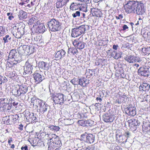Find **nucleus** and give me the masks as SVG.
<instances>
[{
  "mask_svg": "<svg viewBox=\"0 0 150 150\" xmlns=\"http://www.w3.org/2000/svg\"><path fill=\"white\" fill-rule=\"evenodd\" d=\"M46 136L48 137L50 143L48 147V150H58L61 145V143L59 137L55 134H47Z\"/></svg>",
  "mask_w": 150,
  "mask_h": 150,
  "instance_id": "nucleus-1",
  "label": "nucleus"
},
{
  "mask_svg": "<svg viewBox=\"0 0 150 150\" xmlns=\"http://www.w3.org/2000/svg\"><path fill=\"white\" fill-rule=\"evenodd\" d=\"M47 25L49 30L52 32L57 31L60 29V23L55 19H51L47 22Z\"/></svg>",
  "mask_w": 150,
  "mask_h": 150,
  "instance_id": "nucleus-2",
  "label": "nucleus"
},
{
  "mask_svg": "<svg viewBox=\"0 0 150 150\" xmlns=\"http://www.w3.org/2000/svg\"><path fill=\"white\" fill-rule=\"evenodd\" d=\"M34 101L35 102H34L33 105L35 104L37 106L40 112L44 113L47 111L48 106L43 100L38 99Z\"/></svg>",
  "mask_w": 150,
  "mask_h": 150,
  "instance_id": "nucleus-3",
  "label": "nucleus"
},
{
  "mask_svg": "<svg viewBox=\"0 0 150 150\" xmlns=\"http://www.w3.org/2000/svg\"><path fill=\"white\" fill-rule=\"evenodd\" d=\"M146 60L145 58H143L142 59L140 60L139 58L132 56V66L133 70L134 69H138L139 66V65H144L147 63V62H143V61Z\"/></svg>",
  "mask_w": 150,
  "mask_h": 150,
  "instance_id": "nucleus-4",
  "label": "nucleus"
},
{
  "mask_svg": "<svg viewBox=\"0 0 150 150\" xmlns=\"http://www.w3.org/2000/svg\"><path fill=\"white\" fill-rule=\"evenodd\" d=\"M86 25H82L72 29L71 35L72 37L75 38L84 33L86 31Z\"/></svg>",
  "mask_w": 150,
  "mask_h": 150,
  "instance_id": "nucleus-5",
  "label": "nucleus"
},
{
  "mask_svg": "<svg viewBox=\"0 0 150 150\" xmlns=\"http://www.w3.org/2000/svg\"><path fill=\"white\" fill-rule=\"evenodd\" d=\"M33 50V47L27 45H21L18 48L19 52L26 54L33 53L34 52Z\"/></svg>",
  "mask_w": 150,
  "mask_h": 150,
  "instance_id": "nucleus-6",
  "label": "nucleus"
},
{
  "mask_svg": "<svg viewBox=\"0 0 150 150\" xmlns=\"http://www.w3.org/2000/svg\"><path fill=\"white\" fill-rule=\"evenodd\" d=\"M139 75L144 76H148L150 75V67L146 66L140 67L138 70Z\"/></svg>",
  "mask_w": 150,
  "mask_h": 150,
  "instance_id": "nucleus-7",
  "label": "nucleus"
},
{
  "mask_svg": "<svg viewBox=\"0 0 150 150\" xmlns=\"http://www.w3.org/2000/svg\"><path fill=\"white\" fill-rule=\"evenodd\" d=\"M30 62V60L29 59L25 62L24 68V71L25 74H30L32 73L33 65L31 64Z\"/></svg>",
  "mask_w": 150,
  "mask_h": 150,
  "instance_id": "nucleus-8",
  "label": "nucleus"
},
{
  "mask_svg": "<svg viewBox=\"0 0 150 150\" xmlns=\"http://www.w3.org/2000/svg\"><path fill=\"white\" fill-rule=\"evenodd\" d=\"M79 7L81 10H83L84 11H87L86 7V5L83 6L82 4L75 3L74 2L71 3L70 6V9L71 10H75L77 8L76 7Z\"/></svg>",
  "mask_w": 150,
  "mask_h": 150,
  "instance_id": "nucleus-9",
  "label": "nucleus"
},
{
  "mask_svg": "<svg viewBox=\"0 0 150 150\" xmlns=\"http://www.w3.org/2000/svg\"><path fill=\"white\" fill-rule=\"evenodd\" d=\"M103 119L106 122H112L114 120V117L110 114L106 113L103 115Z\"/></svg>",
  "mask_w": 150,
  "mask_h": 150,
  "instance_id": "nucleus-10",
  "label": "nucleus"
},
{
  "mask_svg": "<svg viewBox=\"0 0 150 150\" xmlns=\"http://www.w3.org/2000/svg\"><path fill=\"white\" fill-rule=\"evenodd\" d=\"M18 49V50H12L9 53L8 58H9L13 59H17L18 56H19Z\"/></svg>",
  "mask_w": 150,
  "mask_h": 150,
  "instance_id": "nucleus-11",
  "label": "nucleus"
},
{
  "mask_svg": "<svg viewBox=\"0 0 150 150\" xmlns=\"http://www.w3.org/2000/svg\"><path fill=\"white\" fill-rule=\"evenodd\" d=\"M73 45L79 49H82L84 47L85 43L79 41V40H76L73 42Z\"/></svg>",
  "mask_w": 150,
  "mask_h": 150,
  "instance_id": "nucleus-12",
  "label": "nucleus"
},
{
  "mask_svg": "<svg viewBox=\"0 0 150 150\" xmlns=\"http://www.w3.org/2000/svg\"><path fill=\"white\" fill-rule=\"evenodd\" d=\"M33 75L35 80L38 83L42 81L45 79V77L43 76L38 72H35L33 74Z\"/></svg>",
  "mask_w": 150,
  "mask_h": 150,
  "instance_id": "nucleus-13",
  "label": "nucleus"
},
{
  "mask_svg": "<svg viewBox=\"0 0 150 150\" xmlns=\"http://www.w3.org/2000/svg\"><path fill=\"white\" fill-rule=\"evenodd\" d=\"M136 12L137 14L138 15H142L144 13V5L141 4H140L136 10H133V12L135 13Z\"/></svg>",
  "mask_w": 150,
  "mask_h": 150,
  "instance_id": "nucleus-14",
  "label": "nucleus"
},
{
  "mask_svg": "<svg viewBox=\"0 0 150 150\" xmlns=\"http://www.w3.org/2000/svg\"><path fill=\"white\" fill-rule=\"evenodd\" d=\"M91 12L93 16L100 17L102 15L101 12L100 10L96 8H92L91 9Z\"/></svg>",
  "mask_w": 150,
  "mask_h": 150,
  "instance_id": "nucleus-15",
  "label": "nucleus"
},
{
  "mask_svg": "<svg viewBox=\"0 0 150 150\" xmlns=\"http://www.w3.org/2000/svg\"><path fill=\"white\" fill-rule=\"evenodd\" d=\"M10 101V100L7 98H3L0 99V108L4 106L8 105Z\"/></svg>",
  "mask_w": 150,
  "mask_h": 150,
  "instance_id": "nucleus-16",
  "label": "nucleus"
},
{
  "mask_svg": "<svg viewBox=\"0 0 150 150\" xmlns=\"http://www.w3.org/2000/svg\"><path fill=\"white\" fill-rule=\"evenodd\" d=\"M59 120L65 125H71L74 123L73 120L71 119H59Z\"/></svg>",
  "mask_w": 150,
  "mask_h": 150,
  "instance_id": "nucleus-17",
  "label": "nucleus"
},
{
  "mask_svg": "<svg viewBox=\"0 0 150 150\" xmlns=\"http://www.w3.org/2000/svg\"><path fill=\"white\" fill-rule=\"evenodd\" d=\"M66 52L64 50L62 49L58 51L55 55V57L58 59H61L64 57L65 55Z\"/></svg>",
  "mask_w": 150,
  "mask_h": 150,
  "instance_id": "nucleus-18",
  "label": "nucleus"
},
{
  "mask_svg": "<svg viewBox=\"0 0 150 150\" xmlns=\"http://www.w3.org/2000/svg\"><path fill=\"white\" fill-rule=\"evenodd\" d=\"M125 10L126 13H131V1L129 0L127 4L124 6Z\"/></svg>",
  "mask_w": 150,
  "mask_h": 150,
  "instance_id": "nucleus-19",
  "label": "nucleus"
},
{
  "mask_svg": "<svg viewBox=\"0 0 150 150\" xmlns=\"http://www.w3.org/2000/svg\"><path fill=\"white\" fill-rule=\"evenodd\" d=\"M19 91L21 95H23L28 91V87L25 85H22L19 86Z\"/></svg>",
  "mask_w": 150,
  "mask_h": 150,
  "instance_id": "nucleus-20",
  "label": "nucleus"
},
{
  "mask_svg": "<svg viewBox=\"0 0 150 150\" xmlns=\"http://www.w3.org/2000/svg\"><path fill=\"white\" fill-rule=\"evenodd\" d=\"M18 16L20 20H23L27 18V14L25 12H24L22 10H21L19 11L18 14Z\"/></svg>",
  "mask_w": 150,
  "mask_h": 150,
  "instance_id": "nucleus-21",
  "label": "nucleus"
},
{
  "mask_svg": "<svg viewBox=\"0 0 150 150\" xmlns=\"http://www.w3.org/2000/svg\"><path fill=\"white\" fill-rule=\"evenodd\" d=\"M150 85L146 83H143L139 86V90L140 91H146L149 88Z\"/></svg>",
  "mask_w": 150,
  "mask_h": 150,
  "instance_id": "nucleus-22",
  "label": "nucleus"
},
{
  "mask_svg": "<svg viewBox=\"0 0 150 150\" xmlns=\"http://www.w3.org/2000/svg\"><path fill=\"white\" fill-rule=\"evenodd\" d=\"M20 92L19 88L14 87L13 88L12 91V93L13 95L16 96H19L21 95L20 93Z\"/></svg>",
  "mask_w": 150,
  "mask_h": 150,
  "instance_id": "nucleus-23",
  "label": "nucleus"
},
{
  "mask_svg": "<svg viewBox=\"0 0 150 150\" xmlns=\"http://www.w3.org/2000/svg\"><path fill=\"white\" fill-rule=\"evenodd\" d=\"M46 29L44 24L41 23L39 25L37 28V30L39 33H43L45 32Z\"/></svg>",
  "mask_w": 150,
  "mask_h": 150,
  "instance_id": "nucleus-24",
  "label": "nucleus"
},
{
  "mask_svg": "<svg viewBox=\"0 0 150 150\" xmlns=\"http://www.w3.org/2000/svg\"><path fill=\"white\" fill-rule=\"evenodd\" d=\"M87 139L86 142L91 144L93 143L94 140V136L92 134H88Z\"/></svg>",
  "mask_w": 150,
  "mask_h": 150,
  "instance_id": "nucleus-25",
  "label": "nucleus"
},
{
  "mask_svg": "<svg viewBox=\"0 0 150 150\" xmlns=\"http://www.w3.org/2000/svg\"><path fill=\"white\" fill-rule=\"evenodd\" d=\"M47 63L44 62H40L38 64V66L40 68L44 70H47L48 68L47 67Z\"/></svg>",
  "mask_w": 150,
  "mask_h": 150,
  "instance_id": "nucleus-26",
  "label": "nucleus"
},
{
  "mask_svg": "<svg viewBox=\"0 0 150 150\" xmlns=\"http://www.w3.org/2000/svg\"><path fill=\"white\" fill-rule=\"evenodd\" d=\"M87 83H86V79L84 78L79 79V84L83 86H85Z\"/></svg>",
  "mask_w": 150,
  "mask_h": 150,
  "instance_id": "nucleus-27",
  "label": "nucleus"
},
{
  "mask_svg": "<svg viewBox=\"0 0 150 150\" xmlns=\"http://www.w3.org/2000/svg\"><path fill=\"white\" fill-rule=\"evenodd\" d=\"M139 4L137 1H132V12H133V10H136Z\"/></svg>",
  "mask_w": 150,
  "mask_h": 150,
  "instance_id": "nucleus-28",
  "label": "nucleus"
},
{
  "mask_svg": "<svg viewBox=\"0 0 150 150\" xmlns=\"http://www.w3.org/2000/svg\"><path fill=\"white\" fill-rule=\"evenodd\" d=\"M48 128L51 131L53 132H57L59 129V127L57 126H54V125L49 126Z\"/></svg>",
  "mask_w": 150,
  "mask_h": 150,
  "instance_id": "nucleus-29",
  "label": "nucleus"
},
{
  "mask_svg": "<svg viewBox=\"0 0 150 150\" xmlns=\"http://www.w3.org/2000/svg\"><path fill=\"white\" fill-rule=\"evenodd\" d=\"M57 95L61 104L63 103L64 101V95L60 93L57 94Z\"/></svg>",
  "mask_w": 150,
  "mask_h": 150,
  "instance_id": "nucleus-30",
  "label": "nucleus"
},
{
  "mask_svg": "<svg viewBox=\"0 0 150 150\" xmlns=\"http://www.w3.org/2000/svg\"><path fill=\"white\" fill-rule=\"evenodd\" d=\"M53 99L54 102L55 104L61 105V103L60 101L59 100V99L58 98L57 94L55 96H54L53 98Z\"/></svg>",
  "mask_w": 150,
  "mask_h": 150,
  "instance_id": "nucleus-31",
  "label": "nucleus"
},
{
  "mask_svg": "<svg viewBox=\"0 0 150 150\" xmlns=\"http://www.w3.org/2000/svg\"><path fill=\"white\" fill-rule=\"evenodd\" d=\"M37 21V18L36 17L34 16L29 20L28 23L29 25H31L32 24L35 23Z\"/></svg>",
  "mask_w": 150,
  "mask_h": 150,
  "instance_id": "nucleus-32",
  "label": "nucleus"
},
{
  "mask_svg": "<svg viewBox=\"0 0 150 150\" xmlns=\"http://www.w3.org/2000/svg\"><path fill=\"white\" fill-rule=\"evenodd\" d=\"M88 134L86 132H85V133L82 134L81 137V140L86 142L87 136H88Z\"/></svg>",
  "mask_w": 150,
  "mask_h": 150,
  "instance_id": "nucleus-33",
  "label": "nucleus"
},
{
  "mask_svg": "<svg viewBox=\"0 0 150 150\" xmlns=\"http://www.w3.org/2000/svg\"><path fill=\"white\" fill-rule=\"evenodd\" d=\"M32 114L33 115L30 118L31 122L33 123H35L38 121V119L35 116L36 115H35L33 113H32Z\"/></svg>",
  "mask_w": 150,
  "mask_h": 150,
  "instance_id": "nucleus-34",
  "label": "nucleus"
},
{
  "mask_svg": "<svg viewBox=\"0 0 150 150\" xmlns=\"http://www.w3.org/2000/svg\"><path fill=\"white\" fill-rule=\"evenodd\" d=\"M79 79L74 78L72 79L70 82L73 85L79 84Z\"/></svg>",
  "mask_w": 150,
  "mask_h": 150,
  "instance_id": "nucleus-35",
  "label": "nucleus"
},
{
  "mask_svg": "<svg viewBox=\"0 0 150 150\" xmlns=\"http://www.w3.org/2000/svg\"><path fill=\"white\" fill-rule=\"evenodd\" d=\"M11 108V107L9 106V104H8V105H6L4 106L2 108H0V110L1 111H7L8 110H9Z\"/></svg>",
  "mask_w": 150,
  "mask_h": 150,
  "instance_id": "nucleus-36",
  "label": "nucleus"
},
{
  "mask_svg": "<svg viewBox=\"0 0 150 150\" xmlns=\"http://www.w3.org/2000/svg\"><path fill=\"white\" fill-rule=\"evenodd\" d=\"M69 52L74 55L78 52V50L76 49L75 48H69L68 53Z\"/></svg>",
  "mask_w": 150,
  "mask_h": 150,
  "instance_id": "nucleus-37",
  "label": "nucleus"
},
{
  "mask_svg": "<svg viewBox=\"0 0 150 150\" xmlns=\"http://www.w3.org/2000/svg\"><path fill=\"white\" fill-rule=\"evenodd\" d=\"M14 64H15L12 62H8L6 65V69H8V68L12 67Z\"/></svg>",
  "mask_w": 150,
  "mask_h": 150,
  "instance_id": "nucleus-38",
  "label": "nucleus"
},
{
  "mask_svg": "<svg viewBox=\"0 0 150 150\" xmlns=\"http://www.w3.org/2000/svg\"><path fill=\"white\" fill-rule=\"evenodd\" d=\"M81 14V13L80 11H77L72 14V16L74 18H76L80 16Z\"/></svg>",
  "mask_w": 150,
  "mask_h": 150,
  "instance_id": "nucleus-39",
  "label": "nucleus"
},
{
  "mask_svg": "<svg viewBox=\"0 0 150 150\" xmlns=\"http://www.w3.org/2000/svg\"><path fill=\"white\" fill-rule=\"evenodd\" d=\"M7 81V79L5 77H3L0 76V84L2 83H4Z\"/></svg>",
  "mask_w": 150,
  "mask_h": 150,
  "instance_id": "nucleus-40",
  "label": "nucleus"
},
{
  "mask_svg": "<svg viewBox=\"0 0 150 150\" xmlns=\"http://www.w3.org/2000/svg\"><path fill=\"white\" fill-rule=\"evenodd\" d=\"M56 4V6L57 8H61L64 6L63 4L60 1H59V0H57V2Z\"/></svg>",
  "mask_w": 150,
  "mask_h": 150,
  "instance_id": "nucleus-41",
  "label": "nucleus"
},
{
  "mask_svg": "<svg viewBox=\"0 0 150 150\" xmlns=\"http://www.w3.org/2000/svg\"><path fill=\"white\" fill-rule=\"evenodd\" d=\"M9 35H6L5 37L3 38V40H4V42L5 43H7L8 42V39L9 40H10L11 39V38L9 37Z\"/></svg>",
  "mask_w": 150,
  "mask_h": 150,
  "instance_id": "nucleus-42",
  "label": "nucleus"
},
{
  "mask_svg": "<svg viewBox=\"0 0 150 150\" xmlns=\"http://www.w3.org/2000/svg\"><path fill=\"white\" fill-rule=\"evenodd\" d=\"M5 33L4 29L2 26H0V37L2 36Z\"/></svg>",
  "mask_w": 150,
  "mask_h": 150,
  "instance_id": "nucleus-43",
  "label": "nucleus"
},
{
  "mask_svg": "<svg viewBox=\"0 0 150 150\" xmlns=\"http://www.w3.org/2000/svg\"><path fill=\"white\" fill-rule=\"evenodd\" d=\"M78 123L79 125L83 126H85V121L83 120H79L78 121Z\"/></svg>",
  "mask_w": 150,
  "mask_h": 150,
  "instance_id": "nucleus-44",
  "label": "nucleus"
},
{
  "mask_svg": "<svg viewBox=\"0 0 150 150\" xmlns=\"http://www.w3.org/2000/svg\"><path fill=\"white\" fill-rule=\"evenodd\" d=\"M11 117L14 121H15L18 120L19 118V116L17 115H15L11 116Z\"/></svg>",
  "mask_w": 150,
  "mask_h": 150,
  "instance_id": "nucleus-45",
  "label": "nucleus"
},
{
  "mask_svg": "<svg viewBox=\"0 0 150 150\" xmlns=\"http://www.w3.org/2000/svg\"><path fill=\"white\" fill-rule=\"evenodd\" d=\"M121 52L120 53L116 52L115 55V57L114 58L115 59H117L118 58H120L121 57Z\"/></svg>",
  "mask_w": 150,
  "mask_h": 150,
  "instance_id": "nucleus-46",
  "label": "nucleus"
},
{
  "mask_svg": "<svg viewBox=\"0 0 150 150\" xmlns=\"http://www.w3.org/2000/svg\"><path fill=\"white\" fill-rule=\"evenodd\" d=\"M125 59L127 62L131 63V55L127 56L125 58Z\"/></svg>",
  "mask_w": 150,
  "mask_h": 150,
  "instance_id": "nucleus-47",
  "label": "nucleus"
},
{
  "mask_svg": "<svg viewBox=\"0 0 150 150\" xmlns=\"http://www.w3.org/2000/svg\"><path fill=\"white\" fill-rule=\"evenodd\" d=\"M131 120H128L127 122L125 124V126H127V125H128L129 127V129H131Z\"/></svg>",
  "mask_w": 150,
  "mask_h": 150,
  "instance_id": "nucleus-48",
  "label": "nucleus"
},
{
  "mask_svg": "<svg viewBox=\"0 0 150 150\" xmlns=\"http://www.w3.org/2000/svg\"><path fill=\"white\" fill-rule=\"evenodd\" d=\"M37 43L40 46H42L43 44V40L42 39V38H41V40H40L38 42H37Z\"/></svg>",
  "mask_w": 150,
  "mask_h": 150,
  "instance_id": "nucleus-49",
  "label": "nucleus"
},
{
  "mask_svg": "<svg viewBox=\"0 0 150 150\" xmlns=\"http://www.w3.org/2000/svg\"><path fill=\"white\" fill-rule=\"evenodd\" d=\"M138 124L137 123V120L134 119H132V125H134V126L137 125Z\"/></svg>",
  "mask_w": 150,
  "mask_h": 150,
  "instance_id": "nucleus-50",
  "label": "nucleus"
},
{
  "mask_svg": "<svg viewBox=\"0 0 150 150\" xmlns=\"http://www.w3.org/2000/svg\"><path fill=\"white\" fill-rule=\"evenodd\" d=\"M41 38H42V36H37L35 38V40L38 42L40 40H41Z\"/></svg>",
  "mask_w": 150,
  "mask_h": 150,
  "instance_id": "nucleus-51",
  "label": "nucleus"
},
{
  "mask_svg": "<svg viewBox=\"0 0 150 150\" xmlns=\"http://www.w3.org/2000/svg\"><path fill=\"white\" fill-rule=\"evenodd\" d=\"M59 1H60L64 5L69 1V0H59Z\"/></svg>",
  "mask_w": 150,
  "mask_h": 150,
  "instance_id": "nucleus-52",
  "label": "nucleus"
},
{
  "mask_svg": "<svg viewBox=\"0 0 150 150\" xmlns=\"http://www.w3.org/2000/svg\"><path fill=\"white\" fill-rule=\"evenodd\" d=\"M85 126H90L91 125H90V121L89 120H86L85 121Z\"/></svg>",
  "mask_w": 150,
  "mask_h": 150,
  "instance_id": "nucleus-53",
  "label": "nucleus"
},
{
  "mask_svg": "<svg viewBox=\"0 0 150 150\" xmlns=\"http://www.w3.org/2000/svg\"><path fill=\"white\" fill-rule=\"evenodd\" d=\"M125 134V136L127 138H128L129 137V136H130V133L128 132H126Z\"/></svg>",
  "mask_w": 150,
  "mask_h": 150,
  "instance_id": "nucleus-54",
  "label": "nucleus"
},
{
  "mask_svg": "<svg viewBox=\"0 0 150 150\" xmlns=\"http://www.w3.org/2000/svg\"><path fill=\"white\" fill-rule=\"evenodd\" d=\"M85 150H95L94 147H88Z\"/></svg>",
  "mask_w": 150,
  "mask_h": 150,
  "instance_id": "nucleus-55",
  "label": "nucleus"
},
{
  "mask_svg": "<svg viewBox=\"0 0 150 150\" xmlns=\"http://www.w3.org/2000/svg\"><path fill=\"white\" fill-rule=\"evenodd\" d=\"M28 147L27 145H25L24 146H23L21 147V149L22 150H23V149L25 150H28Z\"/></svg>",
  "mask_w": 150,
  "mask_h": 150,
  "instance_id": "nucleus-56",
  "label": "nucleus"
},
{
  "mask_svg": "<svg viewBox=\"0 0 150 150\" xmlns=\"http://www.w3.org/2000/svg\"><path fill=\"white\" fill-rule=\"evenodd\" d=\"M116 53V52L115 51H113L111 53V55L112 57L114 58L115 55V54Z\"/></svg>",
  "mask_w": 150,
  "mask_h": 150,
  "instance_id": "nucleus-57",
  "label": "nucleus"
},
{
  "mask_svg": "<svg viewBox=\"0 0 150 150\" xmlns=\"http://www.w3.org/2000/svg\"><path fill=\"white\" fill-rule=\"evenodd\" d=\"M130 110V109L129 108L128 109H127L126 111V113L129 115H131Z\"/></svg>",
  "mask_w": 150,
  "mask_h": 150,
  "instance_id": "nucleus-58",
  "label": "nucleus"
},
{
  "mask_svg": "<svg viewBox=\"0 0 150 150\" xmlns=\"http://www.w3.org/2000/svg\"><path fill=\"white\" fill-rule=\"evenodd\" d=\"M12 15L13 13H11V15L8 17L9 20H12L14 18V17Z\"/></svg>",
  "mask_w": 150,
  "mask_h": 150,
  "instance_id": "nucleus-59",
  "label": "nucleus"
},
{
  "mask_svg": "<svg viewBox=\"0 0 150 150\" xmlns=\"http://www.w3.org/2000/svg\"><path fill=\"white\" fill-rule=\"evenodd\" d=\"M116 18L117 19H119L120 18H123V16L121 14H120L119 15V16H116Z\"/></svg>",
  "mask_w": 150,
  "mask_h": 150,
  "instance_id": "nucleus-60",
  "label": "nucleus"
},
{
  "mask_svg": "<svg viewBox=\"0 0 150 150\" xmlns=\"http://www.w3.org/2000/svg\"><path fill=\"white\" fill-rule=\"evenodd\" d=\"M19 127H18V129L19 130H23V125L21 124L19 126Z\"/></svg>",
  "mask_w": 150,
  "mask_h": 150,
  "instance_id": "nucleus-61",
  "label": "nucleus"
},
{
  "mask_svg": "<svg viewBox=\"0 0 150 150\" xmlns=\"http://www.w3.org/2000/svg\"><path fill=\"white\" fill-rule=\"evenodd\" d=\"M132 116H134L136 114V111L133 109L132 110Z\"/></svg>",
  "mask_w": 150,
  "mask_h": 150,
  "instance_id": "nucleus-62",
  "label": "nucleus"
},
{
  "mask_svg": "<svg viewBox=\"0 0 150 150\" xmlns=\"http://www.w3.org/2000/svg\"><path fill=\"white\" fill-rule=\"evenodd\" d=\"M128 28L127 26L126 25H124L123 26V30H125Z\"/></svg>",
  "mask_w": 150,
  "mask_h": 150,
  "instance_id": "nucleus-63",
  "label": "nucleus"
},
{
  "mask_svg": "<svg viewBox=\"0 0 150 150\" xmlns=\"http://www.w3.org/2000/svg\"><path fill=\"white\" fill-rule=\"evenodd\" d=\"M118 47V46L117 45H114L113 46V48L114 50H117Z\"/></svg>",
  "mask_w": 150,
  "mask_h": 150,
  "instance_id": "nucleus-64",
  "label": "nucleus"
}]
</instances>
